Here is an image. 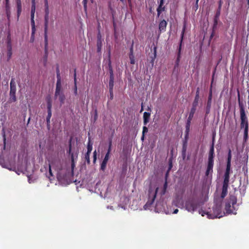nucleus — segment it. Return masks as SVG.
I'll list each match as a JSON object with an SVG mask.
<instances>
[{
    "instance_id": "obj_1",
    "label": "nucleus",
    "mask_w": 249,
    "mask_h": 249,
    "mask_svg": "<svg viewBox=\"0 0 249 249\" xmlns=\"http://www.w3.org/2000/svg\"><path fill=\"white\" fill-rule=\"evenodd\" d=\"M52 169L57 172V178L58 180L62 181L73 175V169L70 164L62 163L58 159H53L50 161L49 164V176H47L50 180L53 179Z\"/></svg>"
},
{
    "instance_id": "obj_2",
    "label": "nucleus",
    "mask_w": 249,
    "mask_h": 249,
    "mask_svg": "<svg viewBox=\"0 0 249 249\" xmlns=\"http://www.w3.org/2000/svg\"><path fill=\"white\" fill-rule=\"evenodd\" d=\"M237 199L234 196H230L229 199L227 200L225 205V210L228 214H236V211L238 209L236 205Z\"/></svg>"
},
{
    "instance_id": "obj_3",
    "label": "nucleus",
    "mask_w": 249,
    "mask_h": 249,
    "mask_svg": "<svg viewBox=\"0 0 249 249\" xmlns=\"http://www.w3.org/2000/svg\"><path fill=\"white\" fill-rule=\"evenodd\" d=\"M222 201L220 198L214 199V205L213 207V213L210 214L207 213V217L209 218H220L222 217L224 214L222 213Z\"/></svg>"
},
{
    "instance_id": "obj_4",
    "label": "nucleus",
    "mask_w": 249,
    "mask_h": 249,
    "mask_svg": "<svg viewBox=\"0 0 249 249\" xmlns=\"http://www.w3.org/2000/svg\"><path fill=\"white\" fill-rule=\"evenodd\" d=\"M158 190V187L151 185L148 190V198L146 203L143 206L144 210H148L150 208L156 197Z\"/></svg>"
},
{
    "instance_id": "obj_5",
    "label": "nucleus",
    "mask_w": 249,
    "mask_h": 249,
    "mask_svg": "<svg viewBox=\"0 0 249 249\" xmlns=\"http://www.w3.org/2000/svg\"><path fill=\"white\" fill-rule=\"evenodd\" d=\"M200 202L196 199L190 198L188 199L185 204V208L188 212L193 213L200 206Z\"/></svg>"
},
{
    "instance_id": "obj_6",
    "label": "nucleus",
    "mask_w": 249,
    "mask_h": 249,
    "mask_svg": "<svg viewBox=\"0 0 249 249\" xmlns=\"http://www.w3.org/2000/svg\"><path fill=\"white\" fill-rule=\"evenodd\" d=\"M69 154L71 155V166L72 169H74L75 167L74 160H76L78 157V150L72 147L71 140L70 141L69 148L68 151Z\"/></svg>"
},
{
    "instance_id": "obj_7",
    "label": "nucleus",
    "mask_w": 249,
    "mask_h": 249,
    "mask_svg": "<svg viewBox=\"0 0 249 249\" xmlns=\"http://www.w3.org/2000/svg\"><path fill=\"white\" fill-rule=\"evenodd\" d=\"M240 118L241 120V127L244 129H248V121L246 117L244 107H241L240 108Z\"/></svg>"
},
{
    "instance_id": "obj_8",
    "label": "nucleus",
    "mask_w": 249,
    "mask_h": 249,
    "mask_svg": "<svg viewBox=\"0 0 249 249\" xmlns=\"http://www.w3.org/2000/svg\"><path fill=\"white\" fill-rule=\"evenodd\" d=\"M45 23H44V36H45V40L46 42V46L47 45V31H48V22H49V8H45Z\"/></svg>"
},
{
    "instance_id": "obj_9",
    "label": "nucleus",
    "mask_w": 249,
    "mask_h": 249,
    "mask_svg": "<svg viewBox=\"0 0 249 249\" xmlns=\"http://www.w3.org/2000/svg\"><path fill=\"white\" fill-rule=\"evenodd\" d=\"M10 100L12 102L16 101V85L15 80L12 79L10 82Z\"/></svg>"
},
{
    "instance_id": "obj_10",
    "label": "nucleus",
    "mask_w": 249,
    "mask_h": 249,
    "mask_svg": "<svg viewBox=\"0 0 249 249\" xmlns=\"http://www.w3.org/2000/svg\"><path fill=\"white\" fill-rule=\"evenodd\" d=\"M54 97L55 98H58L61 105H62L64 103L65 96L61 89V87H56Z\"/></svg>"
},
{
    "instance_id": "obj_11",
    "label": "nucleus",
    "mask_w": 249,
    "mask_h": 249,
    "mask_svg": "<svg viewBox=\"0 0 249 249\" xmlns=\"http://www.w3.org/2000/svg\"><path fill=\"white\" fill-rule=\"evenodd\" d=\"M110 152V146H109L107 153L106 154L104 159L101 164V169L104 171L106 169L107 162L108 160L109 157V153Z\"/></svg>"
},
{
    "instance_id": "obj_12",
    "label": "nucleus",
    "mask_w": 249,
    "mask_h": 249,
    "mask_svg": "<svg viewBox=\"0 0 249 249\" xmlns=\"http://www.w3.org/2000/svg\"><path fill=\"white\" fill-rule=\"evenodd\" d=\"M231 151L230 149L228 151L227 167L225 173H229L231 170Z\"/></svg>"
},
{
    "instance_id": "obj_13",
    "label": "nucleus",
    "mask_w": 249,
    "mask_h": 249,
    "mask_svg": "<svg viewBox=\"0 0 249 249\" xmlns=\"http://www.w3.org/2000/svg\"><path fill=\"white\" fill-rule=\"evenodd\" d=\"M164 204L163 202L160 201L156 203V206L155 208V211L157 213H160L164 209Z\"/></svg>"
},
{
    "instance_id": "obj_14",
    "label": "nucleus",
    "mask_w": 249,
    "mask_h": 249,
    "mask_svg": "<svg viewBox=\"0 0 249 249\" xmlns=\"http://www.w3.org/2000/svg\"><path fill=\"white\" fill-rule=\"evenodd\" d=\"M213 158H214V147L212 145L209 153L208 156V163H213Z\"/></svg>"
},
{
    "instance_id": "obj_15",
    "label": "nucleus",
    "mask_w": 249,
    "mask_h": 249,
    "mask_svg": "<svg viewBox=\"0 0 249 249\" xmlns=\"http://www.w3.org/2000/svg\"><path fill=\"white\" fill-rule=\"evenodd\" d=\"M228 186H229V184L223 183L222 190V193L221 195V197H218L217 198L221 199V200L222 201V199L226 196L227 195V193H228Z\"/></svg>"
},
{
    "instance_id": "obj_16",
    "label": "nucleus",
    "mask_w": 249,
    "mask_h": 249,
    "mask_svg": "<svg viewBox=\"0 0 249 249\" xmlns=\"http://www.w3.org/2000/svg\"><path fill=\"white\" fill-rule=\"evenodd\" d=\"M9 36H8V41L7 42V48H8V52H7V56L8 58L10 59L12 56V46L11 44L10 41V38H9Z\"/></svg>"
},
{
    "instance_id": "obj_17",
    "label": "nucleus",
    "mask_w": 249,
    "mask_h": 249,
    "mask_svg": "<svg viewBox=\"0 0 249 249\" xmlns=\"http://www.w3.org/2000/svg\"><path fill=\"white\" fill-rule=\"evenodd\" d=\"M199 88H197L196 91L195 98V100H194L193 104V106L194 107H196L198 104V100H199Z\"/></svg>"
},
{
    "instance_id": "obj_18",
    "label": "nucleus",
    "mask_w": 249,
    "mask_h": 249,
    "mask_svg": "<svg viewBox=\"0 0 249 249\" xmlns=\"http://www.w3.org/2000/svg\"><path fill=\"white\" fill-rule=\"evenodd\" d=\"M213 166V163L208 162L207 168L206 171V176H208L210 174L212 173Z\"/></svg>"
},
{
    "instance_id": "obj_19",
    "label": "nucleus",
    "mask_w": 249,
    "mask_h": 249,
    "mask_svg": "<svg viewBox=\"0 0 249 249\" xmlns=\"http://www.w3.org/2000/svg\"><path fill=\"white\" fill-rule=\"evenodd\" d=\"M167 26V22L165 20H162L159 24V30L160 31L165 30Z\"/></svg>"
},
{
    "instance_id": "obj_20",
    "label": "nucleus",
    "mask_w": 249,
    "mask_h": 249,
    "mask_svg": "<svg viewBox=\"0 0 249 249\" xmlns=\"http://www.w3.org/2000/svg\"><path fill=\"white\" fill-rule=\"evenodd\" d=\"M17 15L18 17H19L21 12V0H17Z\"/></svg>"
},
{
    "instance_id": "obj_21",
    "label": "nucleus",
    "mask_w": 249,
    "mask_h": 249,
    "mask_svg": "<svg viewBox=\"0 0 249 249\" xmlns=\"http://www.w3.org/2000/svg\"><path fill=\"white\" fill-rule=\"evenodd\" d=\"M56 77L57 82L56 84V87H61V77L58 69H57V70Z\"/></svg>"
},
{
    "instance_id": "obj_22",
    "label": "nucleus",
    "mask_w": 249,
    "mask_h": 249,
    "mask_svg": "<svg viewBox=\"0 0 249 249\" xmlns=\"http://www.w3.org/2000/svg\"><path fill=\"white\" fill-rule=\"evenodd\" d=\"M129 58L130 60V63L131 64H135V59L134 56L133 55V47L132 46L130 48V53H129Z\"/></svg>"
},
{
    "instance_id": "obj_23",
    "label": "nucleus",
    "mask_w": 249,
    "mask_h": 249,
    "mask_svg": "<svg viewBox=\"0 0 249 249\" xmlns=\"http://www.w3.org/2000/svg\"><path fill=\"white\" fill-rule=\"evenodd\" d=\"M150 113L147 112H144L143 113V123L145 125L149 121V119L150 118Z\"/></svg>"
},
{
    "instance_id": "obj_24",
    "label": "nucleus",
    "mask_w": 249,
    "mask_h": 249,
    "mask_svg": "<svg viewBox=\"0 0 249 249\" xmlns=\"http://www.w3.org/2000/svg\"><path fill=\"white\" fill-rule=\"evenodd\" d=\"M211 100H212V91H211L210 93L209 94L208 101V103H207V113L209 112V109L211 107Z\"/></svg>"
},
{
    "instance_id": "obj_25",
    "label": "nucleus",
    "mask_w": 249,
    "mask_h": 249,
    "mask_svg": "<svg viewBox=\"0 0 249 249\" xmlns=\"http://www.w3.org/2000/svg\"><path fill=\"white\" fill-rule=\"evenodd\" d=\"M230 178V173H225L223 184H229Z\"/></svg>"
},
{
    "instance_id": "obj_26",
    "label": "nucleus",
    "mask_w": 249,
    "mask_h": 249,
    "mask_svg": "<svg viewBox=\"0 0 249 249\" xmlns=\"http://www.w3.org/2000/svg\"><path fill=\"white\" fill-rule=\"evenodd\" d=\"M36 11V4L32 5L31 6V19H34L35 13Z\"/></svg>"
},
{
    "instance_id": "obj_27",
    "label": "nucleus",
    "mask_w": 249,
    "mask_h": 249,
    "mask_svg": "<svg viewBox=\"0 0 249 249\" xmlns=\"http://www.w3.org/2000/svg\"><path fill=\"white\" fill-rule=\"evenodd\" d=\"M185 26H184L183 29L181 32V40H180V45H179V49H178V56L179 55L180 51H181V43H182V39H183L184 33L185 31Z\"/></svg>"
},
{
    "instance_id": "obj_28",
    "label": "nucleus",
    "mask_w": 249,
    "mask_h": 249,
    "mask_svg": "<svg viewBox=\"0 0 249 249\" xmlns=\"http://www.w3.org/2000/svg\"><path fill=\"white\" fill-rule=\"evenodd\" d=\"M31 26H32V34L35 35L36 32V26L35 20L33 19H31Z\"/></svg>"
},
{
    "instance_id": "obj_29",
    "label": "nucleus",
    "mask_w": 249,
    "mask_h": 249,
    "mask_svg": "<svg viewBox=\"0 0 249 249\" xmlns=\"http://www.w3.org/2000/svg\"><path fill=\"white\" fill-rule=\"evenodd\" d=\"M196 107H194V106H193V107L192 108V109L191 110V111L190 112L188 119H190V120L192 119V118L193 117L194 114V113L195 112V111H196Z\"/></svg>"
},
{
    "instance_id": "obj_30",
    "label": "nucleus",
    "mask_w": 249,
    "mask_h": 249,
    "mask_svg": "<svg viewBox=\"0 0 249 249\" xmlns=\"http://www.w3.org/2000/svg\"><path fill=\"white\" fill-rule=\"evenodd\" d=\"M108 58H109V59H108V67H109V73H110V75L113 74V70H112V68L111 66V61L110 60V53H109Z\"/></svg>"
},
{
    "instance_id": "obj_31",
    "label": "nucleus",
    "mask_w": 249,
    "mask_h": 249,
    "mask_svg": "<svg viewBox=\"0 0 249 249\" xmlns=\"http://www.w3.org/2000/svg\"><path fill=\"white\" fill-rule=\"evenodd\" d=\"M87 149H88L87 152H88L89 153H90L92 151V143H90L89 141L88 144Z\"/></svg>"
},
{
    "instance_id": "obj_32",
    "label": "nucleus",
    "mask_w": 249,
    "mask_h": 249,
    "mask_svg": "<svg viewBox=\"0 0 249 249\" xmlns=\"http://www.w3.org/2000/svg\"><path fill=\"white\" fill-rule=\"evenodd\" d=\"M51 116H52L51 110H48V116H47V117L46 119L47 124H49L50 123Z\"/></svg>"
},
{
    "instance_id": "obj_33",
    "label": "nucleus",
    "mask_w": 249,
    "mask_h": 249,
    "mask_svg": "<svg viewBox=\"0 0 249 249\" xmlns=\"http://www.w3.org/2000/svg\"><path fill=\"white\" fill-rule=\"evenodd\" d=\"M90 153H89L88 152H87V153L85 155V159L87 161V163L88 164H89L90 163V160H89V155Z\"/></svg>"
},
{
    "instance_id": "obj_34",
    "label": "nucleus",
    "mask_w": 249,
    "mask_h": 249,
    "mask_svg": "<svg viewBox=\"0 0 249 249\" xmlns=\"http://www.w3.org/2000/svg\"><path fill=\"white\" fill-rule=\"evenodd\" d=\"M114 86V80H109V89L113 90Z\"/></svg>"
},
{
    "instance_id": "obj_35",
    "label": "nucleus",
    "mask_w": 249,
    "mask_h": 249,
    "mask_svg": "<svg viewBox=\"0 0 249 249\" xmlns=\"http://www.w3.org/2000/svg\"><path fill=\"white\" fill-rule=\"evenodd\" d=\"M248 137V129H244V139L245 141L247 140Z\"/></svg>"
},
{
    "instance_id": "obj_36",
    "label": "nucleus",
    "mask_w": 249,
    "mask_h": 249,
    "mask_svg": "<svg viewBox=\"0 0 249 249\" xmlns=\"http://www.w3.org/2000/svg\"><path fill=\"white\" fill-rule=\"evenodd\" d=\"M163 0H161L160 1V6H159V7L157 9V12H158V13L159 15L160 14V7H161L162 5H163Z\"/></svg>"
},
{
    "instance_id": "obj_37",
    "label": "nucleus",
    "mask_w": 249,
    "mask_h": 249,
    "mask_svg": "<svg viewBox=\"0 0 249 249\" xmlns=\"http://www.w3.org/2000/svg\"><path fill=\"white\" fill-rule=\"evenodd\" d=\"M199 213L202 216H204L205 214H206L207 215L208 213H205L204 211H203L202 210H199Z\"/></svg>"
},
{
    "instance_id": "obj_38",
    "label": "nucleus",
    "mask_w": 249,
    "mask_h": 249,
    "mask_svg": "<svg viewBox=\"0 0 249 249\" xmlns=\"http://www.w3.org/2000/svg\"><path fill=\"white\" fill-rule=\"evenodd\" d=\"M76 73L74 74V83H75V94H77V86H76Z\"/></svg>"
},
{
    "instance_id": "obj_39",
    "label": "nucleus",
    "mask_w": 249,
    "mask_h": 249,
    "mask_svg": "<svg viewBox=\"0 0 249 249\" xmlns=\"http://www.w3.org/2000/svg\"><path fill=\"white\" fill-rule=\"evenodd\" d=\"M109 96L110 99L112 100L113 98V90H109Z\"/></svg>"
},
{
    "instance_id": "obj_40",
    "label": "nucleus",
    "mask_w": 249,
    "mask_h": 249,
    "mask_svg": "<svg viewBox=\"0 0 249 249\" xmlns=\"http://www.w3.org/2000/svg\"><path fill=\"white\" fill-rule=\"evenodd\" d=\"M148 132V128L146 126L143 127L142 130V134L144 135L145 133H147Z\"/></svg>"
},
{
    "instance_id": "obj_41",
    "label": "nucleus",
    "mask_w": 249,
    "mask_h": 249,
    "mask_svg": "<svg viewBox=\"0 0 249 249\" xmlns=\"http://www.w3.org/2000/svg\"><path fill=\"white\" fill-rule=\"evenodd\" d=\"M96 160V151H94L93 152V162L95 163Z\"/></svg>"
},
{
    "instance_id": "obj_42",
    "label": "nucleus",
    "mask_w": 249,
    "mask_h": 249,
    "mask_svg": "<svg viewBox=\"0 0 249 249\" xmlns=\"http://www.w3.org/2000/svg\"><path fill=\"white\" fill-rule=\"evenodd\" d=\"M3 160L2 158H0V164L3 167H6L3 164Z\"/></svg>"
},
{
    "instance_id": "obj_43",
    "label": "nucleus",
    "mask_w": 249,
    "mask_h": 249,
    "mask_svg": "<svg viewBox=\"0 0 249 249\" xmlns=\"http://www.w3.org/2000/svg\"><path fill=\"white\" fill-rule=\"evenodd\" d=\"M34 40H35V35L32 34L31 38H30V41L33 42H34Z\"/></svg>"
},
{
    "instance_id": "obj_44",
    "label": "nucleus",
    "mask_w": 249,
    "mask_h": 249,
    "mask_svg": "<svg viewBox=\"0 0 249 249\" xmlns=\"http://www.w3.org/2000/svg\"><path fill=\"white\" fill-rule=\"evenodd\" d=\"M3 143H4V149L5 148V145H6V137L5 135H3Z\"/></svg>"
},
{
    "instance_id": "obj_45",
    "label": "nucleus",
    "mask_w": 249,
    "mask_h": 249,
    "mask_svg": "<svg viewBox=\"0 0 249 249\" xmlns=\"http://www.w3.org/2000/svg\"><path fill=\"white\" fill-rule=\"evenodd\" d=\"M45 8H49L48 0H44Z\"/></svg>"
},
{
    "instance_id": "obj_46",
    "label": "nucleus",
    "mask_w": 249,
    "mask_h": 249,
    "mask_svg": "<svg viewBox=\"0 0 249 249\" xmlns=\"http://www.w3.org/2000/svg\"><path fill=\"white\" fill-rule=\"evenodd\" d=\"M220 8H221V4L219 5V10L217 11V12L216 13V16L217 17H218L219 15H220Z\"/></svg>"
},
{
    "instance_id": "obj_47",
    "label": "nucleus",
    "mask_w": 249,
    "mask_h": 249,
    "mask_svg": "<svg viewBox=\"0 0 249 249\" xmlns=\"http://www.w3.org/2000/svg\"><path fill=\"white\" fill-rule=\"evenodd\" d=\"M109 80H114V75L113 74L110 75Z\"/></svg>"
},
{
    "instance_id": "obj_48",
    "label": "nucleus",
    "mask_w": 249,
    "mask_h": 249,
    "mask_svg": "<svg viewBox=\"0 0 249 249\" xmlns=\"http://www.w3.org/2000/svg\"><path fill=\"white\" fill-rule=\"evenodd\" d=\"M48 110H51V105L50 103L48 105Z\"/></svg>"
},
{
    "instance_id": "obj_49",
    "label": "nucleus",
    "mask_w": 249,
    "mask_h": 249,
    "mask_svg": "<svg viewBox=\"0 0 249 249\" xmlns=\"http://www.w3.org/2000/svg\"><path fill=\"white\" fill-rule=\"evenodd\" d=\"M191 120H190V119H188L187 125H188V126H190V124Z\"/></svg>"
},
{
    "instance_id": "obj_50",
    "label": "nucleus",
    "mask_w": 249,
    "mask_h": 249,
    "mask_svg": "<svg viewBox=\"0 0 249 249\" xmlns=\"http://www.w3.org/2000/svg\"><path fill=\"white\" fill-rule=\"evenodd\" d=\"M178 209H175V210L174 211V212H173V213H174V214H176V213H178Z\"/></svg>"
},
{
    "instance_id": "obj_51",
    "label": "nucleus",
    "mask_w": 249,
    "mask_h": 249,
    "mask_svg": "<svg viewBox=\"0 0 249 249\" xmlns=\"http://www.w3.org/2000/svg\"><path fill=\"white\" fill-rule=\"evenodd\" d=\"M189 126L188 125H186V131L188 132L189 130Z\"/></svg>"
},
{
    "instance_id": "obj_52",
    "label": "nucleus",
    "mask_w": 249,
    "mask_h": 249,
    "mask_svg": "<svg viewBox=\"0 0 249 249\" xmlns=\"http://www.w3.org/2000/svg\"><path fill=\"white\" fill-rule=\"evenodd\" d=\"M32 5L36 4L35 0H32Z\"/></svg>"
},
{
    "instance_id": "obj_53",
    "label": "nucleus",
    "mask_w": 249,
    "mask_h": 249,
    "mask_svg": "<svg viewBox=\"0 0 249 249\" xmlns=\"http://www.w3.org/2000/svg\"><path fill=\"white\" fill-rule=\"evenodd\" d=\"M28 181L30 183L32 182L30 178L29 177H28Z\"/></svg>"
},
{
    "instance_id": "obj_54",
    "label": "nucleus",
    "mask_w": 249,
    "mask_h": 249,
    "mask_svg": "<svg viewBox=\"0 0 249 249\" xmlns=\"http://www.w3.org/2000/svg\"><path fill=\"white\" fill-rule=\"evenodd\" d=\"M107 209H113V207L112 206H107Z\"/></svg>"
},
{
    "instance_id": "obj_55",
    "label": "nucleus",
    "mask_w": 249,
    "mask_h": 249,
    "mask_svg": "<svg viewBox=\"0 0 249 249\" xmlns=\"http://www.w3.org/2000/svg\"><path fill=\"white\" fill-rule=\"evenodd\" d=\"M144 136L143 134H142V137L141 138L142 140L143 141L144 140Z\"/></svg>"
},
{
    "instance_id": "obj_56",
    "label": "nucleus",
    "mask_w": 249,
    "mask_h": 249,
    "mask_svg": "<svg viewBox=\"0 0 249 249\" xmlns=\"http://www.w3.org/2000/svg\"><path fill=\"white\" fill-rule=\"evenodd\" d=\"M175 204L176 206H178V207H179V203H175Z\"/></svg>"
},
{
    "instance_id": "obj_57",
    "label": "nucleus",
    "mask_w": 249,
    "mask_h": 249,
    "mask_svg": "<svg viewBox=\"0 0 249 249\" xmlns=\"http://www.w3.org/2000/svg\"><path fill=\"white\" fill-rule=\"evenodd\" d=\"M84 7H85V8H86V2H84Z\"/></svg>"
},
{
    "instance_id": "obj_58",
    "label": "nucleus",
    "mask_w": 249,
    "mask_h": 249,
    "mask_svg": "<svg viewBox=\"0 0 249 249\" xmlns=\"http://www.w3.org/2000/svg\"><path fill=\"white\" fill-rule=\"evenodd\" d=\"M162 6L161 7H160V13L161 12V11H162Z\"/></svg>"
},
{
    "instance_id": "obj_59",
    "label": "nucleus",
    "mask_w": 249,
    "mask_h": 249,
    "mask_svg": "<svg viewBox=\"0 0 249 249\" xmlns=\"http://www.w3.org/2000/svg\"><path fill=\"white\" fill-rule=\"evenodd\" d=\"M128 3H129V4H131V0H128Z\"/></svg>"
},
{
    "instance_id": "obj_60",
    "label": "nucleus",
    "mask_w": 249,
    "mask_h": 249,
    "mask_svg": "<svg viewBox=\"0 0 249 249\" xmlns=\"http://www.w3.org/2000/svg\"><path fill=\"white\" fill-rule=\"evenodd\" d=\"M238 100H240V95H239V93L238 92Z\"/></svg>"
},
{
    "instance_id": "obj_61",
    "label": "nucleus",
    "mask_w": 249,
    "mask_h": 249,
    "mask_svg": "<svg viewBox=\"0 0 249 249\" xmlns=\"http://www.w3.org/2000/svg\"><path fill=\"white\" fill-rule=\"evenodd\" d=\"M247 0L248 1V5H249V0Z\"/></svg>"
},
{
    "instance_id": "obj_62",
    "label": "nucleus",
    "mask_w": 249,
    "mask_h": 249,
    "mask_svg": "<svg viewBox=\"0 0 249 249\" xmlns=\"http://www.w3.org/2000/svg\"><path fill=\"white\" fill-rule=\"evenodd\" d=\"M198 0H196V3H197V2H198Z\"/></svg>"
},
{
    "instance_id": "obj_63",
    "label": "nucleus",
    "mask_w": 249,
    "mask_h": 249,
    "mask_svg": "<svg viewBox=\"0 0 249 249\" xmlns=\"http://www.w3.org/2000/svg\"><path fill=\"white\" fill-rule=\"evenodd\" d=\"M18 175H19V173L18 172H17Z\"/></svg>"
},
{
    "instance_id": "obj_64",
    "label": "nucleus",
    "mask_w": 249,
    "mask_h": 249,
    "mask_svg": "<svg viewBox=\"0 0 249 249\" xmlns=\"http://www.w3.org/2000/svg\"><path fill=\"white\" fill-rule=\"evenodd\" d=\"M121 0V1H124V0Z\"/></svg>"
}]
</instances>
